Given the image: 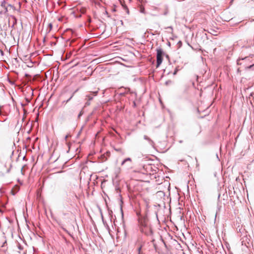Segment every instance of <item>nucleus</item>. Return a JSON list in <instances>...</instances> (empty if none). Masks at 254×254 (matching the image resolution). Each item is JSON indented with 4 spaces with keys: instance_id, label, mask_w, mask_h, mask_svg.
<instances>
[{
    "instance_id": "nucleus-7",
    "label": "nucleus",
    "mask_w": 254,
    "mask_h": 254,
    "mask_svg": "<svg viewBox=\"0 0 254 254\" xmlns=\"http://www.w3.org/2000/svg\"><path fill=\"white\" fill-rule=\"evenodd\" d=\"M49 28L50 29V30H51L52 28V23H49L48 25Z\"/></svg>"
},
{
    "instance_id": "nucleus-5",
    "label": "nucleus",
    "mask_w": 254,
    "mask_h": 254,
    "mask_svg": "<svg viewBox=\"0 0 254 254\" xmlns=\"http://www.w3.org/2000/svg\"><path fill=\"white\" fill-rule=\"evenodd\" d=\"M138 254H143V252L141 251V246L138 249Z\"/></svg>"
},
{
    "instance_id": "nucleus-3",
    "label": "nucleus",
    "mask_w": 254,
    "mask_h": 254,
    "mask_svg": "<svg viewBox=\"0 0 254 254\" xmlns=\"http://www.w3.org/2000/svg\"><path fill=\"white\" fill-rule=\"evenodd\" d=\"M98 91L99 89L98 88L96 91L91 92L90 94L86 95V98L88 99V100H91L93 99L92 95H93V96H96L97 95Z\"/></svg>"
},
{
    "instance_id": "nucleus-4",
    "label": "nucleus",
    "mask_w": 254,
    "mask_h": 254,
    "mask_svg": "<svg viewBox=\"0 0 254 254\" xmlns=\"http://www.w3.org/2000/svg\"><path fill=\"white\" fill-rule=\"evenodd\" d=\"M131 162V159L129 158H127L126 159H125L122 163V165H123L125 164L126 162Z\"/></svg>"
},
{
    "instance_id": "nucleus-2",
    "label": "nucleus",
    "mask_w": 254,
    "mask_h": 254,
    "mask_svg": "<svg viewBox=\"0 0 254 254\" xmlns=\"http://www.w3.org/2000/svg\"><path fill=\"white\" fill-rule=\"evenodd\" d=\"M157 67H158L162 63L163 61V52L160 48L157 49Z\"/></svg>"
},
{
    "instance_id": "nucleus-8",
    "label": "nucleus",
    "mask_w": 254,
    "mask_h": 254,
    "mask_svg": "<svg viewBox=\"0 0 254 254\" xmlns=\"http://www.w3.org/2000/svg\"><path fill=\"white\" fill-rule=\"evenodd\" d=\"M72 97V96L70 97V98H69V99H68L66 101V103H67V102H68L70 99Z\"/></svg>"
},
{
    "instance_id": "nucleus-1",
    "label": "nucleus",
    "mask_w": 254,
    "mask_h": 254,
    "mask_svg": "<svg viewBox=\"0 0 254 254\" xmlns=\"http://www.w3.org/2000/svg\"><path fill=\"white\" fill-rule=\"evenodd\" d=\"M140 230L142 232L144 233L146 235L151 234L152 233L151 227L148 222L145 220H144L141 222Z\"/></svg>"
},
{
    "instance_id": "nucleus-6",
    "label": "nucleus",
    "mask_w": 254,
    "mask_h": 254,
    "mask_svg": "<svg viewBox=\"0 0 254 254\" xmlns=\"http://www.w3.org/2000/svg\"><path fill=\"white\" fill-rule=\"evenodd\" d=\"M69 137H70V135H69V134H67L65 136V140L66 141L67 140V138Z\"/></svg>"
}]
</instances>
